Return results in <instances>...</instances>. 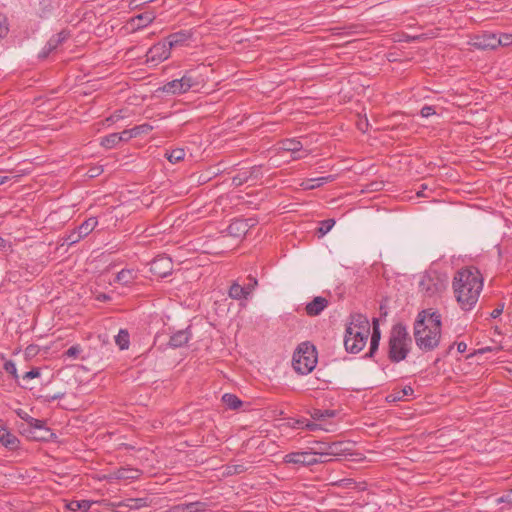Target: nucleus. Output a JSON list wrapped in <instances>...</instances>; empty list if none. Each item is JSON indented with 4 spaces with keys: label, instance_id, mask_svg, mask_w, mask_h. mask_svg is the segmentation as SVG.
<instances>
[{
    "label": "nucleus",
    "instance_id": "obj_1",
    "mask_svg": "<svg viewBox=\"0 0 512 512\" xmlns=\"http://www.w3.org/2000/svg\"><path fill=\"white\" fill-rule=\"evenodd\" d=\"M452 289L457 303L463 311L472 310L483 289V277L475 267L458 270L453 277Z\"/></svg>",
    "mask_w": 512,
    "mask_h": 512
},
{
    "label": "nucleus",
    "instance_id": "obj_2",
    "mask_svg": "<svg viewBox=\"0 0 512 512\" xmlns=\"http://www.w3.org/2000/svg\"><path fill=\"white\" fill-rule=\"evenodd\" d=\"M441 314L432 309L418 313L414 322L416 345L423 351H432L438 347L441 338Z\"/></svg>",
    "mask_w": 512,
    "mask_h": 512
},
{
    "label": "nucleus",
    "instance_id": "obj_3",
    "mask_svg": "<svg viewBox=\"0 0 512 512\" xmlns=\"http://www.w3.org/2000/svg\"><path fill=\"white\" fill-rule=\"evenodd\" d=\"M412 339L407 328L402 323H396L392 326L389 340L387 356L392 363H399L406 359L411 350Z\"/></svg>",
    "mask_w": 512,
    "mask_h": 512
},
{
    "label": "nucleus",
    "instance_id": "obj_4",
    "mask_svg": "<svg viewBox=\"0 0 512 512\" xmlns=\"http://www.w3.org/2000/svg\"><path fill=\"white\" fill-rule=\"evenodd\" d=\"M317 359L315 346L304 342L298 346L294 353L292 365L297 373L307 375L316 367Z\"/></svg>",
    "mask_w": 512,
    "mask_h": 512
},
{
    "label": "nucleus",
    "instance_id": "obj_5",
    "mask_svg": "<svg viewBox=\"0 0 512 512\" xmlns=\"http://www.w3.org/2000/svg\"><path fill=\"white\" fill-rule=\"evenodd\" d=\"M370 335V330L364 332L362 330H353L346 328L344 336V346L349 353H359L366 345L367 339Z\"/></svg>",
    "mask_w": 512,
    "mask_h": 512
},
{
    "label": "nucleus",
    "instance_id": "obj_6",
    "mask_svg": "<svg viewBox=\"0 0 512 512\" xmlns=\"http://www.w3.org/2000/svg\"><path fill=\"white\" fill-rule=\"evenodd\" d=\"M317 453L309 451L291 452L284 456V462L289 464H296L302 466H313L318 463L326 462L327 460L316 457Z\"/></svg>",
    "mask_w": 512,
    "mask_h": 512
},
{
    "label": "nucleus",
    "instance_id": "obj_7",
    "mask_svg": "<svg viewBox=\"0 0 512 512\" xmlns=\"http://www.w3.org/2000/svg\"><path fill=\"white\" fill-rule=\"evenodd\" d=\"M502 44V39L491 32H483L475 35L471 45L480 50H493Z\"/></svg>",
    "mask_w": 512,
    "mask_h": 512
},
{
    "label": "nucleus",
    "instance_id": "obj_8",
    "mask_svg": "<svg viewBox=\"0 0 512 512\" xmlns=\"http://www.w3.org/2000/svg\"><path fill=\"white\" fill-rule=\"evenodd\" d=\"M173 270V262L171 258L159 255L153 259L150 265V271L153 275L158 277H166Z\"/></svg>",
    "mask_w": 512,
    "mask_h": 512
},
{
    "label": "nucleus",
    "instance_id": "obj_9",
    "mask_svg": "<svg viewBox=\"0 0 512 512\" xmlns=\"http://www.w3.org/2000/svg\"><path fill=\"white\" fill-rule=\"evenodd\" d=\"M170 51L165 41L158 42L147 51L146 60L156 65L166 60L170 56Z\"/></svg>",
    "mask_w": 512,
    "mask_h": 512
},
{
    "label": "nucleus",
    "instance_id": "obj_10",
    "mask_svg": "<svg viewBox=\"0 0 512 512\" xmlns=\"http://www.w3.org/2000/svg\"><path fill=\"white\" fill-rule=\"evenodd\" d=\"M142 471L133 467H120L114 471H111L107 479L108 480H136L140 478Z\"/></svg>",
    "mask_w": 512,
    "mask_h": 512
},
{
    "label": "nucleus",
    "instance_id": "obj_11",
    "mask_svg": "<svg viewBox=\"0 0 512 512\" xmlns=\"http://www.w3.org/2000/svg\"><path fill=\"white\" fill-rule=\"evenodd\" d=\"M0 443L8 450L14 451L19 448L20 440L0 420Z\"/></svg>",
    "mask_w": 512,
    "mask_h": 512
},
{
    "label": "nucleus",
    "instance_id": "obj_12",
    "mask_svg": "<svg viewBox=\"0 0 512 512\" xmlns=\"http://www.w3.org/2000/svg\"><path fill=\"white\" fill-rule=\"evenodd\" d=\"M420 288L426 295L433 296L442 292L445 289V285L439 279H433L432 277L427 276L421 280Z\"/></svg>",
    "mask_w": 512,
    "mask_h": 512
},
{
    "label": "nucleus",
    "instance_id": "obj_13",
    "mask_svg": "<svg viewBox=\"0 0 512 512\" xmlns=\"http://www.w3.org/2000/svg\"><path fill=\"white\" fill-rule=\"evenodd\" d=\"M207 508L208 504L206 502L195 501L174 505L166 512H204Z\"/></svg>",
    "mask_w": 512,
    "mask_h": 512
},
{
    "label": "nucleus",
    "instance_id": "obj_14",
    "mask_svg": "<svg viewBox=\"0 0 512 512\" xmlns=\"http://www.w3.org/2000/svg\"><path fill=\"white\" fill-rule=\"evenodd\" d=\"M328 304L329 302L326 298L317 296L306 305V314L308 316H317L328 306Z\"/></svg>",
    "mask_w": 512,
    "mask_h": 512
},
{
    "label": "nucleus",
    "instance_id": "obj_15",
    "mask_svg": "<svg viewBox=\"0 0 512 512\" xmlns=\"http://www.w3.org/2000/svg\"><path fill=\"white\" fill-rule=\"evenodd\" d=\"M191 38V33L188 31H179L170 34L164 41L169 46V49L182 46L187 43Z\"/></svg>",
    "mask_w": 512,
    "mask_h": 512
},
{
    "label": "nucleus",
    "instance_id": "obj_16",
    "mask_svg": "<svg viewBox=\"0 0 512 512\" xmlns=\"http://www.w3.org/2000/svg\"><path fill=\"white\" fill-rule=\"evenodd\" d=\"M346 328H352L353 330H362L367 332L370 330V324L368 318L360 313H354L350 315V322Z\"/></svg>",
    "mask_w": 512,
    "mask_h": 512
},
{
    "label": "nucleus",
    "instance_id": "obj_17",
    "mask_svg": "<svg viewBox=\"0 0 512 512\" xmlns=\"http://www.w3.org/2000/svg\"><path fill=\"white\" fill-rule=\"evenodd\" d=\"M191 338L190 329L179 330L174 333L168 342V345L172 348H180L188 343Z\"/></svg>",
    "mask_w": 512,
    "mask_h": 512
},
{
    "label": "nucleus",
    "instance_id": "obj_18",
    "mask_svg": "<svg viewBox=\"0 0 512 512\" xmlns=\"http://www.w3.org/2000/svg\"><path fill=\"white\" fill-rule=\"evenodd\" d=\"M414 394V389L410 386H404L401 389H394L388 396L386 397L388 402H398V401H405L409 397H411Z\"/></svg>",
    "mask_w": 512,
    "mask_h": 512
},
{
    "label": "nucleus",
    "instance_id": "obj_19",
    "mask_svg": "<svg viewBox=\"0 0 512 512\" xmlns=\"http://www.w3.org/2000/svg\"><path fill=\"white\" fill-rule=\"evenodd\" d=\"M248 289L250 288L245 287V285H240L237 281H234L229 287L228 295L234 300L247 299L250 296Z\"/></svg>",
    "mask_w": 512,
    "mask_h": 512
},
{
    "label": "nucleus",
    "instance_id": "obj_20",
    "mask_svg": "<svg viewBox=\"0 0 512 512\" xmlns=\"http://www.w3.org/2000/svg\"><path fill=\"white\" fill-rule=\"evenodd\" d=\"M336 179L335 175H328L313 179H307L301 183V186L305 190H312L318 187L323 186L324 184H327L329 182H333Z\"/></svg>",
    "mask_w": 512,
    "mask_h": 512
},
{
    "label": "nucleus",
    "instance_id": "obj_21",
    "mask_svg": "<svg viewBox=\"0 0 512 512\" xmlns=\"http://www.w3.org/2000/svg\"><path fill=\"white\" fill-rule=\"evenodd\" d=\"M148 498H129L118 503V507H127L130 510H139L150 505Z\"/></svg>",
    "mask_w": 512,
    "mask_h": 512
},
{
    "label": "nucleus",
    "instance_id": "obj_22",
    "mask_svg": "<svg viewBox=\"0 0 512 512\" xmlns=\"http://www.w3.org/2000/svg\"><path fill=\"white\" fill-rule=\"evenodd\" d=\"M154 19L155 16L152 12H144L133 17L130 23L134 29H141L150 24Z\"/></svg>",
    "mask_w": 512,
    "mask_h": 512
},
{
    "label": "nucleus",
    "instance_id": "obj_23",
    "mask_svg": "<svg viewBox=\"0 0 512 512\" xmlns=\"http://www.w3.org/2000/svg\"><path fill=\"white\" fill-rule=\"evenodd\" d=\"M54 11L53 0H40L36 7V15L41 19L49 18Z\"/></svg>",
    "mask_w": 512,
    "mask_h": 512
},
{
    "label": "nucleus",
    "instance_id": "obj_24",
    "mask_svg": "<svg viewBox=\"0 0 512 512\" xmlns=\"http://www.w3.org/2000/svg\"><path fill=\"white\" fill-rule=\"evenodd\" d=\"M69 38V32L66 30H62L59 33L53 35L49 41L47 42L45 49L47 52H51L55 50L59 45H61L65 40Z\"/></svg>",
    "mask_w": 512,
    "mask_h": 512
},
{
    "label": "nucleus",
    "instance_id": "obj_25",
    "mask_svg": "<svg viewBox=\"0 0 512 512\" xmlns=\"http://www.w3.org/2000/svg\"><path fill=\"white\" fill-rule=\"evenodd\" d=\"M136 278L137 273L133 269H122L120 272L117 273L114 281L122 285L128 286L132 284Z\"/></svg>",
    "mask_w": 512,
    "mask_h": 512
},
{
    "label": "nucleus",
    "instance_id": "obj_26",
    "mask_svg": "<svg viewBox=\"0 0 512 512\" xmlns=\"http://www.w3.org/2000/svg\"><path fill=\"white\" fill-rule=\"evenodd\" d=\"M193 71L186 72L179 80L183 83L182 88L184 92H187L189 89L196 87L200 84L199 77L194 75Z\"/></svg>",
    "mask_w": 512,
    "mask_h": 512
},
{
    "label": "nucleus",
    "instance_id": "obj_27",
    "mask_svg": "<svg viewBox=\"0 0 512 512\" xmlns=\"http://www.w3.org/2000/svg\"><path fill=\"white\" fill-rule=\"evenodd\" d=\"M249 228V223L243 220H235L228 226V232L233 236L245 234Z\"/></svg>",
    "mask_w": 512,
    "mask_h": 512
},
{
    "label": "nucleus",
    "instance_id": "obj_28",
    "mask_svg": "<svg viewBox=\"0 0 512 512\" xmlns=\"http://www.w3.org/2000/svg\"><path fill=\"white\" fill-rule=\"evenodd\" d=\"M280 148L284 151L292 152L293 154L299 153L303 145L297 139H285L281 142Z\"/></svg>",
    "mask_w": 512,
    "mask_h": 512
},
{
    "label": "nucleus",
    "instance_id": "obj_29",
    "mask_svg": "<svg viewBox=\"0 0 512 512\" xmlns=\"http://www.w3.org/2000/svg\"><path fill=\"white\" fill-rule=\"evenodd\" d=\"M182 85L183 83H181L179 79H175L164 84L161 90L165 93L173 95L182 94L185 93L183 91Z\"/></svg>",
    "mask_w": 512,
    "mask_h": 512
},
{
    "label": "nucleus",
    "instance_id": "obj_30",
    "mask_svg": "<svg viewBox=\"0 0 512 512\" xmlns=\"http://www.w3.org/2000/svg\"><path fill=\"white\" fill-rule=\"evenodd\" d=\"M222 402L231 410H237L243 405V402L235 394L231 393H225L222 396Z\"/></svg>",
    "mask_w": 512,
    "mask_h": 512
},
{
    "label": "nucleus",
    "instance_id": "obj_31",
    "mask_svg": "<svg viewBox=\"0 0 512 512\" xmlns=\"http://www.w3.org/2000/svg\"><path fill=\"white\" fill-rule=\"evenodd\" d=\"M92 504L93 502L89 500H73L67 505V508L71 511L88 512Z\"/></svg>",
    "mask_w": 512,
    "mask_h": 512
},
{
    "label": "nucleus",
    "instance_id": "obj_32",
    "mask_svg": "<svg viewBox=\"0 0 512 512\" xmlns=\"http://www.w3.org/2000/svg\"><path fill=\"white\" fill-rule=\"evenodd\" d=\"M185 155H186V153L183 148L167 150L165 153L166 159L172 164H175V163H178V162L184 160Z\"/></svg>",
    "mask_w": 512,
    "mask_h": 512
},
{
    "label": "nucleus",
    "instance_id": "obj_33",
    "mask_svg": "<svg viewBox=\"0 0 512 512\" xmlns=\"http://www.w3.org/2000/svg\"><path fill=\"white\" fill-rule=\"evenodd\" d=\"M97 224V219L95 217H90L78 227L79 233L82 234L83 237H86L95 229Z\"/></svg>",
    "mask_w": 512,
    "mask_h": 512
},
{
    "label": "nucleus",
    "instance_id": "obj_34",
    "mask_svg": "<svg viewBox=\"0 0 512 512\" xmlns=\"http://www.w3.org/2000/svg\"><path fill=\"white\" fill-rule=\"evenodd\" d=\"M115 342L121 350L128 349L130 344L129 332L125 329H121L115 336Z\"/></svg>",
    "mask_w": 512,
    "mask_h": 512
},
{
    "label": "nucleus",
    "instance_id": "obj_35",
    "mask_svg": "<svg viewBox=\"0 0 512 512\" xmlns=\"http://www.w3.org/2000/svg\"><path fill=\"white\" fill-rule=\"evenodd\" d=\"M341 446H342V443L341 442H334V443H331V444H325V448L323 452H320L319 455L320 457L322 456H336V455H340L341 454Z\"/></svg>",
    "mask_w": 512,
    "mask_h": 512
},
{
    "label": "nucleus",
    "instance_id": "obj_36",
    "mask_svg": "<svg viewBox=\"0 0 512 512\" xmlns=\"http://www.w3.org/2000/svg\"><path fill=\"white\" fill-rule=\"evenodd\" d=\"M121 142V136L118 133H111L101 139V145L106 149H112Z\"/></svg>",
    "mask_w": 512,
    "mask_h": 512
},
{
    "label": "nucleus",
    "instance_id": "obj_37",
    "mask_svg": "<svg viewBox=\"0 0 512 512\" xmlns=\"http://www.w3.org/2000/svg\"><path fill=\"white\" fill-rule=\"evenodd\" d=\"M28 426L31 430V433H33L34 435L43 430L44 428H46V423L44 420H40V419H36V418H33V417H28Z\"/></svg>",
    "mask_w": 512,
    "mask_h": 512
},
{
    "label": "nucleus",
    "instance_id": "obj_38",
    "mask_svg": "<svg viewBox=\"0 0 512 512\" xmlns=\"http://www.w3.org/2000/svg\"><path fill=\"white\" fill-rule=\"evenodd\" d=\"M335 225L334 219H326L320 222V226L317 229V234L319 237L324 236L327 234Z\"/></svg>",
    "mask_w": 512,
    "mask_h": 512
},
{
    "label": "nucleus",
    "instance_id": "obj_39",
    "mask_svg": "<svg viewBox=\"0 0 512 512\" xmlns=\"http://www.w3.org/2000/svg\"><path fill=\"white\" fill-rule=\"evenodd\" d=\"M250 180V176H248V173L246 170L240 171L238 174L232 177V184L236 187L243 185L244 183H247Z\"/></svg>",
    "mask_w": 512,
    "mask_h": 512
},
{
    "label": "nucleus",
    "instance_id": "obj_40",
    "mask_svg": "<svg viewBox=\"0 0 512 512\" xmlns=\"http://www.w3.org/2000/svg\"><path fill=\"white\" fill-rule=\"evenodd\" d=\"M313 419L316 420H323L327 417H334L335 411L333 410H320V409H314V411L311 414Z\"/></svg>",
    "mask_w": 512,
    "mask_h": 512
},
{
    "label": "nucleus",
    "instance_id": "obj_41",
    "mask_svg": "<svg viewBox=\"0 0 512 512\" xmlns=\"http://www.w3.org/2000/svg\"><path fill=\"white\" fill-rule=\"evenodd\" d=\"M55 434L48 427L43 430L37 432V435H33V438L41 441H49Z\"/></svg>",
    "mask_w": 512,
    "mask_h": 512
},
{
    "label": "nucleus",
    "instance_id": "obj_42",
    "mask_svg": "<svg viewBox=\"0 0 512 512\" xmlns=\"http://www.w3.org/2000/svg\"><path fill=\"white\" fill-rule=\"evenodd\" d=\"M372 326H373V331H372V334H371V340L370 341H375V342H379L380 343L381 331H380V328H379V320L377 318H373Z\"/></svg>",
    "mask_w": 512,
    "mask_h": 512
},
{
    "label": "nucleus",
    "instance_id": "obj_43",
    "mask_svg": "<svg viewBox=\"0 0 512 512\" xmlns=\"http://www.w3.org/2000/svg\"><path fill=\"white\" fill-rule=\"evenodd\" d=\"M132 129L134 131V135L137 137L139 135L147 134L150 131H152L153 130V126H151L148 123H143L141 125L134 126Z\"/></svg>",
    "mask_w": 512,
    "mask_h": 512
},
{
    "label": "nucleus",
    "instance_id": "obj_44",
    "mask_svg": "<svg viewBox=\"0 0 512 512\" xmlns=\"http://www.w3.org/2000/svg\"><path fill=\"white\" fill-rule=\"evenodd\" d=\"M9 32V24L6 16L0 14V41L4 39Z\"/></svg>",
    "mask_w": 512,
    "mask_h": 512
},
{
    "label": "nucleus",
    "instance_id": "obj_45",
    "mask_svg": "<svg viewBox=\"0 0 512 512\" xmlns=\"http://www.w3.org/2000/svg\"><path fill=\"white\" fill-rule=\"evenodd\" d=\"M3 368L4 370L12 375V377L14 379H17L18 378V374H17V368H16V365L15 363L12 361V360H7L4 365H3Z\"/></svg>",
    "mask_w": 512,
    "mask_h": 512
},
{
    "label": "nucleus",
    "instance_id": "obj_46",
    "mask_svg": "<svg viewBox=\"0 0 512 512\" xmlns=\"http://www.w3.org/2000/svg\"><path fill=\"white\" fill-rule=\"evenodd\" d=\"M82 352V348L79 344L71 346L64 352V356L69 358H77L79 354Z\"/></svg>",
    "mask_w": 512,
    "mask_h": 512
},
{
    "label": "nucleus",
    "instance_id": "obj_47",
    "mask_svg": "<svg viewBox=\"0 0 512 512\" xmlns=\"http://www.w3.org/2000/svg\"><path fill=\"white\" fill-rule=\"evenodd\" d=\"M82 238L84 237L82 236V234L79 233V230L77 228L68 234L66 240L69 242V244H74L80 241Z\"/></svg>",
    "mask_w": 512,
    "mask_h": 512
},
{
    "label": "nucleus",
    "instance_id": "obj_48",
    "mask_svg": "<svg viewBox=\"0 0 512 512\" xmlns=\"http://www.w3.org/2000/svg\"><path fill=\"white\" fill-rule=\"evenodd\" d=\"M246 171L248 173V176H250V180H257L262 177V172H261L260 166H253Z\"/></svg>",
    "mask_w": 512,
    "mask_h": 512
},
{
    "label": "nucleus",
    "instance_id": "obj_49",
    "mask_svg": "<svg viewBox=\"0 0 512 512\" xmlns=\"http://www.w3.org/2000/svg\"><path fill=\"white\" fill-rule=\"evenodd\" d=\"M118 136H121V142H127V141H129L131 138L136 137V136L134 135V131H133V129H132V128H131V129H126V130H124V131H122V132L118 133Z\"/></svg>",
    "mask_w": 512,
    "mask_h": 512
},
{
    "label": "nucleus",
    "instance_id": "obj_50",
    "mask_svg": "<svg viewBox=\"0 0 512 512\" xmlns=\"http://www.w3.org/2000/svg\"><path fill=\"white\" fill-rule=\"evenodd\" d=\"M497 504L507 503L512 506V489L509 492L496 499Z\"/></svg>",
    "mask_w": 512,
    "mask_h": 512
},
{
    "label": "nucleus",
    "instance_id": "obj_51",
    "mask_svg": "<svg viewBox=\"0 0 512 512\" xmlns=\"http://www.w3.org/2000/svg\"><path fill=\"white\" fill-rule=\"evenodd\" d=\"M435 113V108L429 105H425L420 111V115L424 118L434 115Z\"/></svg>",
    "mask_w": 512,
    "mask_h": 512
},
{
    "label": "nucleus",
    "instance_id": "obj_52",
    "mask_svg": "<svg viewBox=\"0 0 512 512\" xmlns=\"http://www.w3.org/2000/svg\"><path fill=\"white\" fill-rule=\"evenodd\" d=\"M248 281L249 282L247 284H245V287H249L250 288V289H248V291H249V294L251 295L252 292L254 291V289L256 288V286L258 285V281L252 275L248 276Z\"/></svg>",
    "mask_w": 512,
    "mask_h": 512
},
{
    "label": "nucleus",
    "instance_id": "obj_53",
    "mask_svg": "<svg viewBox=\"0 0 512 512\" xmlns=\"http://www.w3.org/2000/svg\"><path fill=\"white\" fill-rule=\"evenodd\" d=\"M40 376V369L39 368H32L30 371L26 372L23 375V379H33Z\"/></svg>",
    "mask_w": 512,
    "mask_h": 512
},
{
    "label": "nucleus",
    "instance_id": "obj_54",
    "mask_svg": "<svg viewBox=\"0 0 512 512\" xmlns=\"http://www.w3.org/2000/svg\"><path fill=\"white\" fill-rule=\"evenodd\" d=\"M378 348H379V342L370 341V348H369L368 353L366 354V357L372 358L375 355V353L377 352Z\"/></svg>",
    "mask_w": 512,
    "mask_h": 512
},
{
    "label": "nucleus",
    "instance_id": "obj_55",
    "mask_svg": "<svg viewBox=\"0 0 512 512\" xmlns=\"http://www.w3.org/2000/svg\"><path fill=\"white\" fill-rule=\"evenodd\" d=\"M102 173V169L100 167H92L87 171V175L90 178H94L99 176Z\"/></svg>",
    "mask_w": 512,
    "mask_h": 512
},
{
    "label": "nucleus",
    "instance_id": "obj_56",
    "mask_svg": "<svg viewBox=\"0 0 512 512\" xmlns=\"http://www.w3.org/2000/svg\"><path fill=\"white\" fill-rule=\"evenodd\" d=\"M503 309H504V303H501L498 305V307H496L492 312H491V317L492 318H497L499 317L502 312H503Z\"/></svg>",
    "mask_w": 512,
    "mask_h": 512
},
{
    "label": "nucleus",
    "instance_id": "obj_57",
    "mask_svg": "<svg viewBox=\"0 0 512 512\" xmlns=\"http://www.w3.org/2000/svg\"><path fill=\"white\" fill-rule=\"evenodd\" d=\"M17 414H18V416H19L21 419L25 420V422L28 424V419H29L28 417H31V416H30L27 412H25V411H23V410H19V411L17 412Z\"/></svg>",
    "mask_w": 512,
    "mask_h": 512
},
{
    "label": "nucleus",
    "instance_id": "obj_58",
    "mask_svg": "<svg viewBox=\"0 0 512 512\" xmlns=\"http://www.w3.org/2000/svg\"><path fill=\"white\" fill-rule=\"evenodd\" d=\"M466 349H467V345H466V343H465V342H459V343H457V351H458L459 353H464V352L466 351Z\"/></svg>",
    "mask_w": 512,
    "mask_h": 512
},
{
    "label": "nucleus",
    "instance_id": "obj_59",
    "mask_svg": "<svg viewBox=\"0 0 512 512\" xmlns=\"http://www.w3.org/2000/svg\"><path fill=\"white\" fill-rule=\"evenodd\" d=\"M511 35H508V34H504L502 35L500 38L502 39V44L501 45H508L510 42H511Z\"/></svg>",
    "mask_w": 512,
    "mask_h": 512
},
{
    "label": "nucleus",
    "instance_id": "obj_60",
    "mask_svg": "<svg viewBox=\"0 0 512 512\" xmlns=\"http://www.w3.org/2000/svg\"><path fill=\"white\" fill-rule=\"evenodd\" d=\"M316 427H317V425L315 423H313V422H310L309 420H307L306 423H305V428L310 430V431L315 430Z\"/></svg>",
    "mask_w": 512,
    "mask_h": 512
},
{
    "label": "nucleus",
    "instance_id": "obj_61",
    "mask_svg": "<svg viewBox=\"0 0 512 512\" xmlns=\"http://www.w3.org/2000/svg\"><path fill=\"white\" fill-rule=\"evenodd\" d=\"M491 350H492L491 347H484V348L478 349L477 353L484 354V353L489 352Z\"/></svg>",
    "mask_w": 512,
    "mask_h": 512
},
{
    "label": "nucleus",
    "instance_id": "obj_62",
    "mask_svg": "<svg viewBox=\"0 0 512 512\" xmlns=\"http://www.w3.org/2000/svg\"><path fill=\"white\" fill-rule=\"evenodd\" d=\"M6 245H7L6 240H4L2 237H0V250L5 249Z\"/></svg>",
    "mask_w": 512,
    "mask_h": 512
},
{
    "label": "nucleus",
    "instance_id": "obj_63",
    "mask_svg": "<svg viewBox=\"0 0 512 512\" xmlns=\"http://www.w3.org/2000/svg\"><path fill=\"white\" fill-rule=\"evenodd\" d=\"M306 421H307L306 419H304V420H297L296 423H297L298 427H300V426L301 427H305Z\"/></svg>",
    "mask_w": 512,
    "mask_h": 512
},
{
    "label": "nucleus",
    "instance_id": "obj_64",
    "mask_svg": "<svg viewBox=\"0 0 512 512\" xmlns=\"http://www.w3.org/2000/svg\"><path fill=\"white\" fill-rule=\"evenodd\" d=\"M35 348L33 346H29L26 348V353L27 354H32L34 352Z\"/></svg>",
    "mask_w": 512,
    "mask_h": 512
}]
</instances>
